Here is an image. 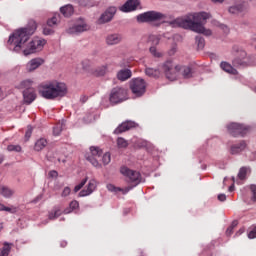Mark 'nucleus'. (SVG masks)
<instances>
[{
	"instance_id": "obj_24",
	"label": "nucleus",
	"mask_w": 256,
	"mask_h": 256,
	"mask_svg": "<svg viewBox=\"0 0 256 256\" xmlns=\"http://www.w3.org/2000/svg\"><path fill=\"white\" fill-rule=\"evenodd\" d=\"M145 75H147V77H152L153 79H159V77L161 76V70L157 68L155 69V68L147 67L145 69Z\"/></svg>"
},
{
	"instance_id": "obj_31",
	"label": "nucleus",
	"mask_w": 256,
	"mask_h": 256,
	"mask_svg": "<svg viewBox=\"0 0 256 256\" xmlns=\"http://www.w3.org/2000/svg\"><path fill=\"white\" fill-rule=\"evenodd\" d=\"M161 41V36L159 35H150L148 37V43L152 45V47H157Z\"/></svg>"
},
{
	"instance_id": "obj_58",
	"label": "nucleus",
	"mask_w": 256,
	"mask_h": 256,
	"mask_svg": "<svg viewBox=\"0 0 256 256\" xmlns=\"http://www.w3.org/2000/svg\"><path fill=\"white\" fill-rule=\"evenodd\" d=\"M237 225H238L237 221H233L230 227H232V229H235Z\"/></svg>"
},
{
	"instance_id": "obj_46",
	"label": "nucleus",
	"mask_w": 256,
	"mask_h": 256,
	"mask_svg": "<svg viewBox=\"0 0 256 256\" xmlns=\"http://www.w3.org/2000/svg\"><path fill=\"white\" fill-rule=\"evenodd\" d=\"M69 195H71V188H69L68 186H66L63 191L61 196L62 197H69Z\"/></svg>"
},
{
	"instance_id": "obj_18",
	"label": "nucleus",
	"mask_w": 256,
	"mask_h": 256,
	"mask_svg": "<svg viewBox=\"0 0 256 256\" xmlns=\"http://www.w3.org/2000/svg\"><path fill=\"white\" fill-rule=\"evenodd\" d=\"M136 123L134 121H125L122 124H120L115 130V135H119L120 133H125V131H129L130 129H133L136 127Z\"/></svg>"
},
{
	"instance_id": "obj_61",
	"label": "nucleus",
	"mask_w": 256,
	"mask_h": 256,
	"mask_svg": "<svg viewBox=\"0 0 256 256\" xmlns=\"http://www.w3.org/2000/svg\"><path fill=\"white\" fill-rule=\"evenodd\" d=\"M4 157H3V155H0V165H1V163H3V161H4Z\"/></svg>"
},
{
	"instance_id": "obj_2",
	"label": "nucleus",
	"mask_w": 256,
	"mask_h": 256,
	"mask_svg": "<svg viewBox=\"0 0 256 256\" xmlns=\"http://www.w3.org/2000/svg\"><path fill=\"white\" fill-rule=\"evenodd\" d=\"M207 19H211V13L209 12H195L186 15L184 18H176L169 22L171 27H182V29H190L194 33H200L206 37H211L213 32L211 29L205 28Z\"/></svg>"
},
{
	"instance_id": "obj_37",
	"label": "nucleus",
	"mask_w": 256,
	"mask_h": 256,
	"mask_svg": "<svg viewBox=\"0 0 256 256\" xmlns=\"http://www.w3.org/2000/svg\"><path fill=\"white\" fill-rule=\"evenodd\" d=\"M57 23H59V14H55L51 19L47 21V25H49V27H55Z\"/></svg>"
},
{
	"instance_id": "obj_13",
	"label": "nucleus",
	"mask_w": 256,
	"mask_h": 256,
	"mask_svg": "<svg viewBox=\"0 0 256 256\" xmlns=\"http://www.w3.org/2000/svg\"><path fill=\"white\" fill-rule=\"evenodd\" d=\"M139 5V0H128L120 7V11H122V13H131V11H135Z\"/></svg>"
},
{
	"instance_id": "obj_27",
	"label": "nucleus",
	"mask_w": 256,
	"mask_h": 256,
	"mask_svg": "<svg viewBox=\"0 0 256 256\" xmlns=\"http://www.w3.org/2000/svg\"><path fill=\"white\" fill-rule=\"evenodd\" d=\"M74 12H75V9L71 4L65 5L60 8V13H62L64 17H71V15H73Z\"/></svg>"
},
{
	"instance_id": "obj_62",
	"label": "nucleus",
	"mask_w": 256,
	"mask_h": 256,
	"mask_svg": "<svg viewBox=\"0 0 256 256\" xmlns=\"http://www.w3.org/2000/svg\"><path fill=\"white\" fill-rule=\"evenodd\" d=\"M252 41H256V34L252 36Z\"/></svg>"
},
{
	"instance_id": "obj_6",
	"label": "nucleus",
	"mask_w": 256,
	"mask_h": 256,
	"mask_svg": "<svg viewBox=\"0 0 256 256\" xmlns=\"http://www.w3.org/2000/svg\"><path fill=\"white\" fill-rule=\"evenodd\" d=\"M120 172L124 175V177H127L128 182L132 184L131 186H128L132 187V189H134V187H137V185L143 182L141 173H139L138 171L131 170L128 167L123 166L120 169Z\"/></svg>"
},
{
	"instance_id": "obj_51",
	"label": "nucleus",
	"mask_w": 256,
	"mask_h": 256,
	"mask_svg": "<svg viewBox=\"0 0 256 256\" xmlns=\"http://www.w3.org/2000/svg\"><path fill=\"white\" fill-rule=\"evenodd\" d=\"M226 200H227V195L225 194L218 195V201H226Z\"/></svg>"
},
{
	"instance_id": "obj_1",
	"label": "nucleus",
	"mask_w": 256,
	"mask_h": 256,
	"mask_svg": "<svg viewBox=\"0 0 256 256\" xmlns=\"http://www.w3.org/2000/svg\"><path fill=\"white\" fill-rule=\"evenodd\" d=\"M36 27L20 28L13 32L8 39V49L15 53H23L25 57L37 53L45 47L47 41L45 39L34 38L28 44L29 38L35 33Z\"/></svg>"
},
{
	"instance_id": "obj_11",
	"label": "nucleus",
	"mask_w": 256,
	"mask_h": 256,
	"mask_svg": "<svg viewBox=\"0 0 256 256\" xmlns=\"http://www.w3.org/2000/svg\"><path fill=\"white\" fill-rule=\"evenodd\" d=\"M91 155L86 157L87 161L93 165V167H96V169H101V155H103V150H101L99 147L92 146L90 147Z\"/></svg>"
},
{
	"instance_id": "obj_40",
	"label": "nucleus",
	"mask_w": 256,
	"mask_h": 256,
	"mask_svg": "<svg viewBox=\"0 0 256 256\" xmlns=\"http://www.w3.org/2000/svg\"><path fill=\"white\" fill-rule=\"evenodd\" d=\"M196 44L198 49H203L205 47V38L196 36Z\"/></svg>"
},
{
	"instance_id": "obj_15",
	"label": "nucleus",
	"mask_w": 256,
	"mask_h": 256,
	"mask_svg": "<svg viewBox=\"0 0 256 256\" xmlns=\"http://www.w3.org/2000/svg\"><path fill=\"white\" fill-rule=\"evenodd\" d=\"M95 189H97V180L91 179L89 183L86 186V189H83L79 192V197H88V195H91Z\"/></svg>"
},
{
	"instance_id": "obj_47",
	"label": "nucleus",
	"mask_w": 256,
	"mask_h": 256,
	"mask_svg": "<svg viewBox=\"0 0 256 256\" xmlns=\"http://www.w3.org/2000/svg\"><path fill=\"white\" fill-rule=\"evenodd\" d=\"M177 53V44H173L170 50L168 51V55L173 56Z\"/></svg>"
},
{
	"instance_id": "obj_34",
	"label": "nucleus",
	"mask_w": 256,
	"mask_h": 256,
	"mask_svg": "<svg viewBox=\"0 0 256 256\" xmlns=\"http://www.w3.org/2000/svg\"><path fill=\"white\" fill-rule=\"evenodd\" d=\"M249 171V168L242 167L240 168L238 172V179L239 181H244L245 177H247V172Z\"/></svg>"
},
{
	"instance_id": "obj_29",
	"label": "nucleus",
	"mask_w": 256,
	"mask_h": 256,
	"mask_svg": "<svg viewBox=\"0 0 256 256\" xmlns=\"http://www.w3.org/2000/svg\"><path fill=\"white\" fill-rule=\"evenodd\" d=\"M61 209L59 208H54L51 212L48 214V221H55L58 217H61Z\"/></svg>"
},
{
	"instance_id": "obj_45",
	"label": "nucleus",
	"mask_w": 256,
	"mask_h": 256,
	"mask_svg": "<svg viewBox=\"0 0 256 256\" xmlns=\"http://www.w3.org/2000/svg\"><path fill=\"white\" fill-rule=\"evenodd\" d=\"M3 211H6L7 213L15 214V213H17V207H15V206H11V207L4 206Z\"/></svg>"
},
{
	"instance_id": "obj_5",
	"label": "nucleus",
	"mask_w": 256,
	"mask_h": 256,
	"mask_svg": "<svg viewBox=\"0 0 256 256\" xmlns=\"http://www.w3.org/2000/svg\"><path fill=\"white\" fill-rule=\"evenodd\" d=\"M138 23H153V21H162L167 23V15L157 11H148L137 16Z\"/></svg>"
},
{
	"instance_id": "obj_38",
	"label": "nucleus",
	"mask_w": 256,
	"mask_h": 256,
	"mask_svg": "<svg viewBox=\"0 0 256 256\" xmlns=\"http://www.w3.org/2000/svg\"><path fill=\"white\" fill-rule=\"evenodd\" d=\"M21 87H22V89H33V87H32V85H33V80H30V79H28V80H24V81H22L21 82Z\"/></svg>"
},
{
	"instance_id": "obj_33",
	"label": "nucleus",
	"mask_w": 256,
	"mask_h": 256,
	"mask_svg": "<svg viewBox=\"0 0 256 256\" xmlns=\"http://www.w3.org/2000/svg\"><path fill=\"white\" fill-rule=\"evenodd\" d=\"M11 253V244L5 242L4 246L0 249V256H9Z\"/></svg>"
},
{
	"instance_id": "obj_35",
	"label": "nucleus",
	"mask_w": 256,
	"mask_h": 256,
	"mask_svg": "<svg viewBox=\"0 0 256 256\" xmlns=\"http://www.w3.org/2000/svg\"><path fill=\"white\" fill-rule=\"evenodd\" d=\"M107 71H108L107 66H101L95 70V75H97L98 77H103L104 75L107 74Z\"/></svg>"
},
{
	"instance_id": "obj_16",
	"label": "nucleus",
	"mask_w": 256,
	"mask_h": 256,
	"mask_svg": "<svg viewBox=\"0 0 256 256\" xmlns=\"http://www.w3.org/2000/svg\"><path fill=\"white\" fill-rule=\"evenodd\" d=\"M115 13H117V8L116 7H110L108 8L101 16L99 19L100 23H109L113 17H115Z\"/></svg>"
},
{
	"instance_id": "obj_57",
	"label": "nucleus",
	"mask_w": 256,
	"mask_h": 256,
	"mask_svg": "<svg viewBox=\"0 0 256 256\" xmlns=\"http://www.w3.org/2000/svg\"><path fill=\"white\" fill-rule=\"evenodd\" d=\"M228 191L231 193L233 191H235V184H232L229 188Z\"/></svg>"
},
{
	"instance_id": "obj_52",
	"label": "nucleus",
	"mask_w": 256,
	"mask_h": 256,
	"mask_svg": "<svg viewBox=\"0 0 256 256\" xmlns=\"http://www.w3.org/2000/svg\"><path fill=\"white\" fill-rule=\"evenodd\" d=\"M93 121H95V116H93V115H90V116H88V117L86 118V123H91V122H93Z\"/></svg>"
},
{
	"instance_id": "obj_64",
	"label": "nucleus",
	"mask_w": 256,
	"mask_h": 256,
	"mask_svg": "<svg viewBox=\"0 0 256 256\" xmlns=\"http://www.w3.org/2000/svg\"><path fill=\"white\" fill-rule=\"evenodd\" d=\"M147 145V142H143L142 147H145Z\"/></svg>"
},
{
	"instance_id": "obj_9",
	"label": "nucleus",
	"mask_w": 256,
	"mask_h": 256,
	"mask_svg": "<svg viewBox=\"0 0 256 256\" xmlns=\"http://www.w3.org/2000/svg\"><path fill=\"white\" fill-rule=\"evenodd\" d=\"M249 11V5L245 2H238L228 7V13L230 15H236L237 17H245Z\"/></svg>"
},
{
	"instance_id": "obj_32",
	"label": "nucleus",
	"mask_w": 256,
	"mask_h": 256,
	"mask_svg": "<svg viewBox=\"0 0 256 256\" xmlns=\"http://www.w3.org/2000/svg\"><path fill=\"white\" fill-rule=\"evenodd\" d=\"M63 129H65V120H62L53 128L54 135H61V131H63Z\"/></svg>"
},
{
	"instance_id": "obj_12",
	"label": "nucleus",
	"mask_w": 256,
	"mask_h": 256,
	"mask_svg": "<svg viewBox=\"0 0 256 256\" xmlns=\"http://www.w3.org/2000/svg\"><path fill=\"white\" fill-rule=\"evenodd\" d=\"M43 63H45L43 58H33L26 64V71L33 73V71L39 69Z\"/></svg>"
},
{
	"instance_id": "obj_20",
	"label": "nucleus",
	"mask_w": 256,
	"mask_h": 256,
	"mask_svg": "<svg viewBox=\"0 0 256 256\" xmlns=\"http://www.w3.org/2000/svg\"><path fill=\"white\" fill-rule=\"evenodd\" d=\"M106 187H107L108 191H110L111 193L121 192L123 195H127V193L129 191H131V189H133V187H126V188L116 187L113 184H107Z\"/></svg>"
},
{
	"instance_id": "obj_36",
	"label": "nucleus",
	"mask_w": 256,
	"mask_h": 256,
	"mask_svg": "<svg viewBox=\"0 0 256 256\" xmlns=\"http://www.w3.org/2000/svg\"><path fill=\"white\" fill-rule=\"evenodd\" d=\"M100 161H102L103 165H109V163H111V154L106 152L105 154L101 155Z\"/></svg>"
},
{
	"instance_id": "obj_63",
	"label": "nucleus",
	"mask_w": 256,
	"mask_h": 256,
	"mask_svg": "<svg viewBox=\"0 0 256 256\" xmlns=\"http://www.w3.org/2000/svg\"><path fill=\"white\" fill-rule=\"evenodd\" d=\"M47 223H49V220L43 222L44 225H47Z\"/></svg>"
},
{
	"instance_id": "obj_44",
	"label": "nucleus",
	"mask_w": 256,
	"mask_h": 256,
	"mask_svg": "<svg viewBox=\"0 0 256 256\" xmlns=\"http://www.w3.org/2000/svg\"><path fill=\"white\" fill-rule=\"evenodd\" d=\"M51 27H53V26H45L44 28H43V33L45 34V35H53V33H54V31H53V28H51Z\"/></svg>"
},
{
	"instance_id": "obj_19",
	"label": "nucleus",
	"mask_w": 256,
	"mask_h": 256,
	"mask_svg": "<svg viewBox=\"0 0 256 256\" xmlns=\"http://www.w3.org/2000/svg\"><path fill=\"white\" fill-rule=\"evenodd\" d=\"M246 147H247V144L245 143V141H242L238 144L232 145L230 148V153L231 155H239V153H241L242 151H245Z\"/></svg>"
},
{
	"instance_id": "obj_55",
	"label": "nucleus",
	"mask_w": 256,
	"mask_h": 256,
	"mask_svg": "<svg viewBox=\"0 0 256 256\" xmlns=\"http://www.w3.org/2000/svg\"><path fill=\"white\" fill-rule=\"evenodd\" d=\"M89 99V97H87V96H85V95H82L81 97H80V101H81V103H87V100Z\"/></svg>"
},
{
	"instance_id": "obj_42",
	"label": "nucleus",
	"mask_w": 256,
	"mask_h": 256,
	"mask_svg": "<svg viewBox=\"0 0 256 256\" xmlns=\"http://www.w3.org/2000/svg\"><path fill=\"white\" fill-rule=\"evenodd\" d=\"M150 53L151 55H153V57H163V54L159 51H157V47L155 46H151L150 47Z\"/></svg>"
},
{
	"instance_id": "obj_28",
	"label": "nucleus",
	"mask_w": 256,
	"mask_h": 256,
	"mask_svg": "<svg viewBox=\"0 0 256 256\" xmlns=\"http://www.w3.org/2000/svg\"><path fill=\"white\" fill-rule=\"evenodd\" d=\"M75 209H79V202L77 200L70 202L69 207L64 209L63 213L64 215H69V213H73Z\"/></svg>"
},
{
	"instance_id": "obj_8",
	"label": "nucleus",
	"mask_w": 256,
	"mask_h": 256,
	"mask_svg": "<svg viewBox=\"0 0 256 256\" xmlns=\"http://www.w3.org/2000/svg\"><path fill=\"white\" fill-rule=\"evenodd\" d=\"M127 99V89L123 87H116L111 90L109 101L112 105L123 103V101H127Z\"/></svg>"
},
{
	"instance_id": "obj_54",
	"label": "nucleus",
	"mask_w": 256,
	"mask_h": 256,
	"mask_svg": "<svg viewBox=\"0 0 256 256\" xmlns=\"http://www.w3.org/2000/svg\"><path fill=\"white\" fill-rule=\"evenodd\" d=\"M233 234V227H228L227 230H226V235L230 236Z\"/></svg>"
},
{
	"instance_id": "obj_50",
	"label": "nucleus",
	"mask_w": 256,
	"mask_h": 256,
	"mask_svg": "<svg viewBox=\"0 0 256 256\" xmlns=\"http://www.w3.org/2000/svg\"><path fill=\"white\" fill-rule=\"evenodd\" d=\"M32 133H33V128H32L31 126H28V129H27V131H26V133H25L26 139H30Z\"/></svg>"
},
{
	"instance_id": "obj_39",
	"label": "nucleus",
	"mask_w": 256,
	"mask_h": 256,
	"mask_svg": "<svg viewBox=\"0 0 256 256\" xmlns=\"http://www.w3.org/2000/svg\"><path fill=\"white\" fill-rule=\"evenodd\" d=\"M117 145L119 149H125L129 145V143L127 142V140L120 137L117 139Z\"/></svg>"
},
{
	"instance_id": "obj_30",
	"label": "nucleus",
	"mask_w": 256,
	"mask_h": 256,
	"mask_svg": "<svg viewBox=\"0 0 256 256\" xmlns=\"http://www.w3.org/2000/svg\"><path fill=\"white\" fill-rule=\"evenodd\" d=\"M47 147V140L45 138H40L36 141L34 149L35 151H43Z\"/></svg>"
},
{
	"instance_id": "obj_48",
	"label": "nucleus",
	"mask_w": 256,
	"mask_h": 256,
	"mask_svg": "<svg viewBox=\"0 0 256 256\" xmlns=\"http://www.w3.org/2000/svg\"><path fill=\"white\" fill-rule=\"evenodd\" d=\"M248 239H256V226L248 233Z\"/></svg>"
},
{
	"instance_id": "obj_23",
	"label": "nucleus",
	"mask_w": 256,
	"mask_h": 256,
	"mask_svg": "<svg viewBox=\"0 0 256 256\" xmlns=\"http://www.w3.org/2000/svg\"><path fill=\"white\" fill-rule=\"evenodd\" d=\"M133 73L129 69H122L117 73V79L119 81H127V79H131Z\"/></svg>"
},
{
	"instance_id": "obj_14",
	"label": "nucleus",
	"mask_w": 256,
	"mask_h": 256,
	"mask_svg": "<svg viewBox=\"0 0 256 256\" xmlns=\"http://www.w3.org/2000/svg\"><path fill=\"white\" fill-rule=\"evenodd\" d=\"M89 29V26L85 22L76 23L72 27L67 29L69 35H77V33H83Z\"/></svg>"
},
{
	"instance_id": "obj_49",
	"label": "nucleus",
	"mask_w": 256,
	"mask_h": 256,
	"mask_svg": "<svg viewBox=\"0 0 256 256\" xmlns=\"http://www.w3.org/2000/svg\"><path fill=\"white\" fill-rule=\"evenodd\" d=\"M250 189L252 191V201L256 202V185H251Z\"/></svg>"
},
{
	"instance_id": "obj_56",
	"label": "nucleus",
	"mask_w": 256,
	"mask_h": 256,
	"mask_svg": "<svg viewBox=\"0 0 256 256\" xmlns=\"http://www.w3.org/2000/svg\"><path fill=\"white\" fill-rule=\"evenodd\" d=\"M50 177H57L58 173L55 170L49 172Z\"/></svg>"
},
{
	"instance_id": "obj_4",
	"label": "nucleus",
	"mask_w": 256,
	"mask_h": 256,
	"mask_svg": "<svg viewBox=\"0 0 256 256\" xmlns=\"http://www.w3.org/2000/svg\"><path fill=\"white\" fill-rule=\"evenodd\" d=\"M161 71L164 73L165 77L169 79V81H175L177 77H179L180 71L184 79H191V77H193L191 68L187 66L175 65L171 60H168L161 65Z\"/></svg>"
},
{
	"instance_id": "obj_21",
	"label": "nucleus",
	"mask_w": 256,
	"mask_h": 256,
	"mask_svg": "<svg viewBox=\"0 0 256 256\" xmlns=\"http://www.w3.org/2000/svg\"><path fill=\"white\" fill-rule=\"evenodd\" d=\"M122 37L119 34H110L106 37L107 45H119L122 41Z\"/></svg>"
},
{
	"instance_id": "obj_26",
	"label": "nucleus",
	"mask_w": 256,
	"mask_h": 256,
	"mask_svg": "<svg viewBox=\"0 0 256 256\" xmlns=\"http://www.w3.org/2000/svg\"><path fill=\"white\" fill-rule=\"evenodd\" d=\"M239 55H240L241 59L235 58L233 60L234 67H243L245 65V62L243 61V59H245L247 57V52L241 50L239 52Z\"/></svg>"
},
{
	"instance_id": "obj_7",
	"label": "nucleus",
	"mask_w": 256,
	"mask_h": 256,
	"mask_svg": "<svg viewBox=\"0 0 256 256\" xmlns=\"http://www.w3.org/2000/svg\"><path fill=\"white\" fill-rule=\"evenodd\" d=\"M130 89L136 97H143L147 91V83L142 78H134L130 81Z\"/></svg>"
},
{
	"instance_id": "obj_41",
	"label": "nucleus",
	"mask_w": 256,
	"mask_h": 256,
	"mask_svg": "<svg viewBox=\"0 0 256 256\" xmlns=\"http://www.w3.org/2000/svg\"><path fill=\"white\" fill-rule=\"evenodd\" d=\"M87 177L84 178L78 185L74 187V193H78V191H81L83 187H85V184L87 183Z\"/></svg>"
},
{
	"instance_id": "obj_25",
	"label": "nucleus",
	"mask_w": 256,
	"mask_h": 256,
	"mask_svg": "<svg viewBox=\"0 0 256 256\" xmlns=\"http://www.w3.org/2000/svg\"><path fill=\"white\" fill-rule=\"evenodd\" d=\"M220 67L222 71H225L230 75H237V69L233 68V66L227 62H221Z\"/></svg>"
},
{
	"instance_id": "obj_60",
	"label": "nucleus",
	"mask_w": 256,
	"mask_h": 256,
	"mask_svg": "<svg viewBox=\"0 0 256 256\" xmlns=\"http://www.w3.org/2000/svg\"><path fill=\"white\" fill-rule=\"evenodd\" d=\"M4 209H5V204L0 203V211H4Z\"/></svg>"
},
{
	"instance_id": "obj_3",
	"label": "nucleus",
	"mask_w": 256,
	"mask_h": 256,
	"mask_svg": "<svg viewBox=\"0 0 256 256\" xmlns=\"http://www.w3.org/2000/svg\"><path fill=\"white\" fill-rule=\"evenodd\" d=\"M38 93L43 99L53 101L67 95V84L56 80L47 81L39 85Z\"/></svg>"
},
{
	"instance_id": "obj_17",
	"label": "nucleus",
	"mask_w": 256,
	"mask_h": 256,
	"mask_svg": "<svg viewBox=\"0 0 256 256\" xmlns=\"http://www.w3.org/2000/svg\"><path fill=\"white\" fill-rule=\"evenodd\" d=\"M23 99H24V103L26 105H31V103H33V101H35V99H37V94L35 93V89L28 88V89L24 90L23 91Z\"/></svg>"
},
{
	"instance_id": "obj_22",
	"label": "nucleus",
	"mask_w": 256,
	"mask_h": 256,
	"mask_svg": "<svg viewBox=\"0 0 256 256\" xmlns=\"http://www.w3.org/2000/svg\"><path fill=\"white\" fill-rule=\"evenodd\" d=\"M0 195H2V197H4L5 199H11V197H13V195H15V190L1 185L0 186Z\"/></svg>"
},
{
	"instance_id": "obj_53",
	"label": "nucleus",
	"mask_w": 256,
	"mask_h": 256,
	"mask_svg": "<svg viewBox=\"0 0 256 256\" xmlns=\"http://www.w3.org/2000/svg\"><path fill=\"white\" fill-rule=\"evenodd\" d=\"M211 3H214L215 5H221L225 3V0H211Z\"/></svg>"
},
{
	"instance_id": "obj_10",
	"label": "nucleus",
	"mask_w": 256,
	"mask_h": 256,
	"mask_svg": "<svg viewBox=\"0 0 256 256\" xmlns=\"http://www.w3.org/2000/svg\"><path fill=\"white\" fill-rule=\"evenodd\" d=\"M227 130L230 135H233V137H238V135H241V137H243L249 133L248 126L234 122L227 125Z\"/></svg>"
},
{
	"instance_id": "obj_59",
	"label": "nucleus",
	"mask_w": 256,
	"mask_h": 256,
	"mask_svg": "<svg viewBox=\"0 0 256 256\" xmlns=\"http://www.w3.org/2000/svg\"><path fill=\"white\" fill-rule=\"evenodd\" d=\"M60 245H61V247H67V242H66V241H62V242L60 243Z\"/></svg>"
},
{
	"instance_id": "obj_43",
	"label": "nucleus",
	"mask_w": 256,
	"mask_h": 256,
	"mask_svg": "<svg viewBox=\"0 0 256 256\" xmlns=\"http://www.w3.org/2000/svg\"><path fill=\"white\" fill-rule=\"evenodd\" d=\"M7 151H14L15 153H21V146L19 145H8Z\"/></svg>"
}]
</instances>
